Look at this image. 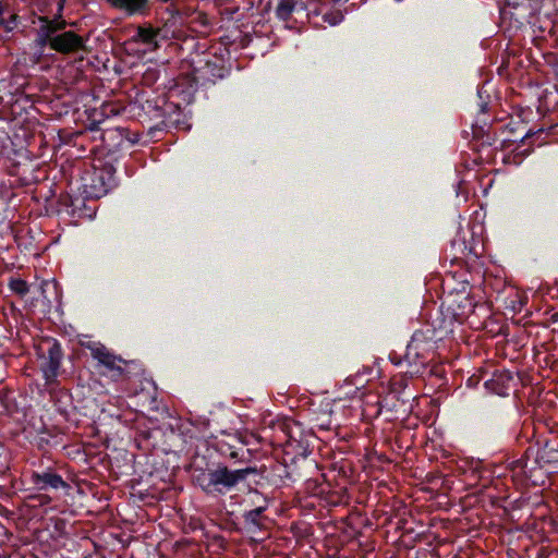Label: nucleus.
Returning a JSON list of instances; mask_svg holds the SVG:
<instances>
[{"mask_svg":"<svg viewBox=\"0 0 558 558\" xmlns=\"http://www.w3.org/2000/svg\"><path fill=\"white\" fill-rule=\"evenodd\" d=\"M253 472L251 468L230 470L219 464L214 469L199 471L194 475V481L208 495H226Z\"/></svg>","mask_w":558,"mask_h":558,"instance_id":"f257e3e1","label":"nucleus"},{"mask_svg":"<svg viewBox=\"0 0 558 558\" xmlns=\"http://www.w3.org/2000/svg\"><path fill=\"white\" fill-rule=\"evenodd\" d=\"M41 25L38 28L37 41L40 46L49 45L51 49L60 53H73L85 49L84 39L74 32L57 34L64 27L63 22L40 19Z\"/></svg>","mask_w":558,"mask_h":558,"instance_id":"f03ea898","label":"nucleus"},{"mask_svg":"<svg viewBox=\"0 0 558 558\" xmlns=\"http://www.w3.org/2000/svg\"><path fill=\"white\" fill-rule=\"evenodd\" d=\"M86 348L90 351L92 356L97 360L100 365L105 366L111 372H116L117 375L122 373V368L119 365L122 360L112 354L105 345L99 342L90 341L86 344Z\"/></svg>","mask_w":558,"mask_h":558,"instance_id":"7ed1b4c3","label":"nucleus"},{"mask_svg":"<svg viewBox=\"0 0 558 558\" xmlns=\"http://www.w3.org/2000/svg\"><path fill=\"white\" fill-rule=\"evenodd\" d=\"M160 31L151 26H140L132 40L145 46L144 51H155L159 48Z\"/></svg>","mask_w":558,"mask_h":558,"instance_id":"20e7f679","label":"nucleus"},{"mask_svg":"<svg viewBox=\"0 0 558 558\" xmlns=\"http://www.w3.org/2000/svg\"><path fill=\"white\" fill-rule=\"evenodd\" d=\"M33 481H34V484L39 489H47L48 487L58 489L60 487L66 486L65 482L62 480V477L60 475H58L56 473H49V472H45L41 474H34Z\"/></svg>","mask_w":558,"mask_h":558,"instance_id":"39448f33","label":"nucleus"},{"mask_svg":"<svg viewBox=\"0 0 558 558\" xmlns=\"http://www.w3.org/2000/svg\"><path fill=\"white\" fill-rule=\"evenodd\" d=\"M113 8L125 12L129 15L142 13L148 0H107Z\"/></svg>","mask_w":558,"mask_h":558,"instance_id":"423d86ee","label":"nucleus"},{"mask_svg":"<svg viewBox=\"0 0 558 558\" xmlns=\"http://www.w3.org/2000/svg\"><path fill=\"white\" fill-rule=\"evenodd\" d=\"M266 510V507H257L250 511H246L243 514L245 525L247 530L252 533L262 530L264 526V517L263 513Z\"/></svg>","mask_w":558,"mask_h":558,"instance_id":"0eeeda50","label":"nucleus"},{"mask_svg":"<svg viewBox=\"0 0 558 558\" xmlns=\"http://www.w3.org/2000/svg\"><path fill=\"white\" fill-rule=\"evenodd\" d=\"M302 9L303 2L301 0H280L276 14L280 20L287 21L294 11Z\"/></svg>","mask_w":558,"mask_h":558,"instance_id":"6e6552de","label":"nucleus"},{"mask_svg":"<svg viewBox=\"0 0 558 558\" xmlns=\"http://www.w3.org/2000/svg\"><path fill=\"white\" fill-rule=\"evenodd\" d=\"M8 286L13 293L17 294L21 298L25 296L29 292L28 283L24 279L19 277H11L9 279Z\"/></svg>","mask_w":558,"mask_h":558,"instance_id":"1a4fd4ad","label":"nucleus"},{"mask_svg":"<svg viewBox=\"0 0 558 558\" xmlns=\"http://www.w3.org/2000/svg\"><path fill=\"white\" fill-rule=\"evenodd\" d=\"M59 367V359L51 355L48 363L44 367V374L47 381L52 380L57 376Z\"/></svg>","mask_w":558,"mask_h":558,"instance_id":"9d476101","label":"nucleus"},{"mask_svg":"<svg viewBox=\"0 0 558 558\" xmlns=\"http://www.w3.org/2000/svg\"><path fill=\"white\" fill-rule=\"evenodd\" d=\"M502 379H504L502 375L496 376V378H494L492 380H487L485 383V387L496 395L505 396V395H507L506 388L500 385V381H502Z\"/></svg>","mask_w":558,"mask_h":558,"instance_id":"9b49d317","label":"nucleus"},{"mask_svg":"<svg viewBox=\"0 0 558 558\" xmlns=\"http://www.w3.org/2000/svg\"><path fill=\"white\" fill-rule=\"evenodd\" d=\"M107 191H108L107 187L104 184H101V186L98 190L90 192L89 195L98 198V197L105 195L107 193Z\"/></svg>","mask_w":558,"mask_h":558,"instance_id":"f8f14e48","label":"nucleus"},{"mask_svg":"<svg viewBox=\"0 0 558 558\" xmlns=\"http://www.w3.org/2000/svg\"><path fill=\"white\" fill-rule=\"evenodd\" d=\"M341 20H342V15H337L332 20H329L328 16L325 17V21L329 22V24H331V25H337L338 23L341 22Z\"/></svg>","mask_w":558,"mask_h":558,"instance_id":"ddd939ff","label":"nucleus"},{"mask_svg":"<svg viewBox=\"0 0 558 558\" xmlns=\"http://www.w3.org/2000/svg\"><path fill=\"white\" fill-rule=\"evenodd\" d=\"M509 4H513V5H517L519 4V1L518 0H507Z\"/></svg>","mask_w":558,"mask_h":558,"instance_id":"4468645a","label":"nucleus"}]
</instances>
